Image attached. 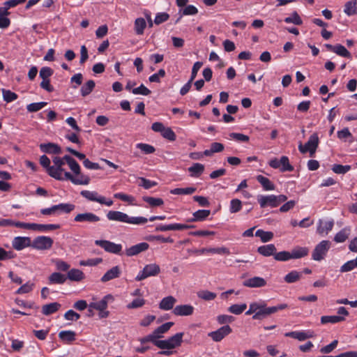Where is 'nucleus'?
<instances>
[{
  "instance_id": "obj_1",
  "label": "nucleus",
  "mask_w": 357,
  "mask_h": 357,
  "mask_svg": "<svg viewBox=\"0 0 357 357\" xmlns=\"http://www.w3.org/2000/svg\"><path fill=\"white\" fill-rule=\"evenodd\" d=\"M53 165L50 168L49 176L57 181L69 180L75 185H88L90 182V178L86 175H81L80 178H75L73 174L65 171L63 169V162L60 157L55 156L52 158Z\"/></svg>"
},
{
  "instance_id": "obj_2",
  "label": "nucleus",
  "mask_w": 357,
  "mask_h": 357,
  "mask_svg": "<svg viewBox=\"0 0 357 357\" xmlns=\"http://www.w3.org/2000/svg\"><path fill=\"white\" fill-rule=\"evenodd\" d=\"M183 335L184 333L182 332L177 333L173 336L169 337L168 339L162 340V342H159L160 344L159 349H162V351H159L158 354L166 356L172 355V351L170 350L176 349L181 345Z\"/></svg>"
},
{
  "instance_id": "obj_3",
  "label": "nucleus",
  "mask_w": 357,
  "mask_h": 357,
  "mask_svg": "<svg viewBox=\"0 0 357 357\" xmlns=\"http://www.w3.org/2000/svg\"><path fill=\"white\" fill-rule=\"evenodd\" d=\"M114 301V297L112 294H107L98 301H93L90 303V307H93L94 310L98 311V317L100 319L107 318L109 316V312L107 310L108 304L112 303Z\"/></svg>"
},
{
  "instance_id": "obj_4",
  "label": "nucleus",
  "mask_w": 357,
  "mask_h": 357,
  "mask_svg": "<svg viewBox=\"0 0 357 357\" xmlns=\"http://www.w3.org/2000/svg\"><path fill=\"white\" fill-rule=\"evenodd\" d=\"M75 208V205L70 203H60L51 207L42 208L40 213L44 215H60L70 213Z\"/></svg>"
},
{
  "instance_id": "obj_5",
  "label": "nucleus",
  "mask_w": 357,
  "mask_h": 357,
  "mask_svg": "<svg viewBox=\"0 0 357 357\" xmlns=\"http://www.w3.org/2000/svg\"><path fill=\"white\" fill-rule=\"evenodd\" d=\"M319 142L317 133H313L310 136L307 142L304 145L302 143L299 144L298 150L302 153L309 152L310 156L312 157L319 146Z\"/></svg>"
},
{
  "instance_id": "obj_6",
  "label": "nucleus",
  "mask_w": 357,
  "mask_h": 357,
  "mask_svg": "<svg viewBox=\"0 0 357 357\" xmlns=\"http://www.w3.org/2000/svg\"><path fill=\"white\" fill-rule=\"evenodd\" d=\"M80 195L82 197L91 202H96L107 206H111L113 204L112 199H106L105 197L99 195L96 191L84 190L80 192Z\"/></svg>"
},
{
  "instance_id": "obj_7",
  "label": "nucleus",
  "mask_w": 357,
  "mask_h": 357,
  "mask_svg": "<svg viewBox=\"0 0 357 357\" xmlns=\"http://www.w3.org/2000/svg\"><path fill=\"white\" fill-rule=\"evenodd\" d=\"M95 244L100 246L107 252L119 255H123L121 244H117L107 240H96Z\"/></svg>"
},
{
  "instance_id": "obj_8",
  "label": "nucleus",
  "mask_w": 357,
  "mask_h": 357,
  "mask_svg": "<svg viewBox=\"0 0 357 357\" xmlns=\"http://www.w3.org/2000/svg\"><path fill=\"white\" fill-rule=\"evenodd\" d=\"M330 248L331 242L329 241H321L315 246L312 254V259L318 261L324 259Z\"/></svg>"
},
{
  "instance_id": "obj_9",
  "label": "nucleus",
  "mask_w": 357,
  "mask_h": 357,
  "mask_svg": "<svg viewBox=\"0 0 357 357\" xmlns=\"http://www.w3.org/2000/svg\"><path fill=\"white\" fill-rule=\"evenodd\" d=\"M53 239L50 236H39L31 241V248L38 250H46L53 245Z\"/></svg>"
},
{
  "instance_id": "obj_10",
  "label": "nucleus",
  "mask_w": 357,
  "mask_h": 357,
  "mask_svg": "<svg viewBox=\"0 0 357 357\" xmlns=\"http://www.w3.org/2000/svg\"><path fill=\"white\" fill-rule=\"evenodd\" d=\"M160 272V266L156 264H149L146 265L142 271L139 272L135 278L137 281H142L149 277L155 276Z\"/></svg>"
},
{
  "instance_id": "obj_11",
  "label": "nucleus",
  "mask_w": 357,
  "mask_h": 357,
  "mask_svg": "<svg viewBox=\"0 0 357 357\" xmlns=\"http://www.w3.org/2000/svg\"><path fill=\"white\" fill-rule=\"evenodd\" d=\"M100 220V218L92 212L78 213L74 218V221L80 223H96Z\"/></svg>"
},
{
  "instance_id": "obj_12",
  "label": "nucleus",
  "mask_w": 357,
  "mask_h": 357,
  "mask_svg": "<svg viewBox=\"0 0 357 357\" xmlns=\"http://www.w3.org/2000/svg\"><path fill=\"white\" fill-rule=\"evenodd\" d=\"M189 252L195 254V255H203L205 253H212V254H218V255H229L230 253L229 250L225 247L220 248H204L202 249H194L192 250H188Z\"/></svg>"
},
{
  "instance_id": "obj_13",
  "label": "nucleus",
  "mask_w": 357,
  "mask_h": 357,
  "mask_svg": "<svg viewBox=\"0 0 357 357\" xmlns=\"http://www.w3.org/2000/svg\"><path fill=\"white\" fill-rule=\"evenodd\" d=\"M232 332L229 325H225L215 331L210 332L208 335L215 342L221 341L225 337Z\"/></svg>"
},
{
  "instance_id": "obj_14",
  "label": "nucleus",
  "mask_w": 357,
  "mask_h": 357,
  "mask_svg": "<svg viewBox=\"0 0 357 357\" xmlns=\"http://www.w3.org/2000/svg\"><path fill=\"white\" fill-rule=\"evenodd\" d=\"M195 225H185V224H180V223H174L169 225H162L160 224L156 226L155 231H167L170 230H183L194 228Z\"/></svg>"
},
{
  "instance_id": "obj_15",
  "label": "nucleus",
  "mask_w": 357,
  "mask_h": 357,
  "mask_svg": "<svg viewBox=\"0 0 357 357\" xmlns=\"http://www.w3.org/2000/svg\"><path fill=\"white\" fill-rule=\"evenodd\" d=\"M13 248L17 250H22L23 249L31 247V239L27 236H16L12 241Z\"/></svg>"
},
{
  "instance_id": "obj_16",
  "label": "nucleus",
  "mask_w": 357,
  "mask_h": 357,
  "mask_svg": "<svg viewBox=\"0 0 357 357\" xmlns=\"http://www.w3.org/2000/svg\"><path fill=\"white\" fill-rule=\"evenodd\" d=\"M149 245L146 242H142L134 245L125 250V254L127 257H132L139 255V253L147 250Z\"/></svg>"
},
{
  "instance_id": "obj_17",
  "label": "nucleus",
  "mask_w": 357,
  "mask_h": 357,
  "mask_svg": "<svg viewBox=\"0 0 357 357\" xmlns=\"http://www.w3.org/2000/svg\"><path fill=\"white\" fill-rule=\"evenodd\" d=\"M243 285L250 288H259L266 285V280L259 276L248 278L243 282Z\"/></svg>"
},
{
  "instance_id": "obj_18",
  "label": "nucleus",
  "mask_w": 357,
  "mask_h": 357,
  "mask_svg": "<svg viewBox=\"0 0 357 357\" xmlns=\"http://www.w3.org/2000/svg\"><path fill=\"white\" fill-rule=\"evenodd\" d=\"M257 201L261 208L271 206L272 208L277 207L276 197L274 195H258Z\"/></svg>"
},
{
  "instance_id": "obj_19",
  "label": "nucleus",
  "mask_w": 357,
  "mask_h": 357,
  "mask_svg": "<svg viewBox=\"0 0 357 357\" xmlns=\"http://www.w3.org/2000/svg\"><path fill=\"white\" fill-rule=\"evenodd\" d=\"M334 225V220L333 219L324 221L319 220L317 222V232L320 235H327L328 233L332 230Z\"/></svg>"
},
{
  "instance_id": "obj_20",
  "label": "nucleus",
  "mask_w": 357,
  "mask_h": 357,
  "mask_svg": "<svg viewBox=\"0 0 357 357\" xmlns=\"http://www.w3.org/2000/svg\"><path fill=\"white\" fill-rule=\"evenodd\" d=\"M194 310L195 308L191 305H179L173 309V313L176 316H190L193 314Z\"/></svg>"
},
{
  "instance_id": "obj_21",
  "label": "nucleus",
  "mask_w": 357,
  "mask_h": 357,
  "mask_svg": "<svg viewBox=\"0 0 357 357\" xmlns=\"http://www.w3.org/2000/svg\"><path fill=\"white\" fill-rule=\"evenodd\" d=\"M109 220L127 223L128 215L119 211H109L106 214Z\"/></svg>"
},
{
  "instance_id": "obj_22",
  "label": "nucleus",
  "mask_w": 357,
  "mask_h": 357,
  "mask_svg": "<svg viewBox=\"0 0 357 357\" xmlns=\"http://www.w3.org/2000/svg\"><path fill=\"white\" fill-rule=\"evenodd\" d=\"M40 149L42 152L47 154H59L61 148L56 144L49 142L40 144Z\"/></svg>"
},
{
  "instance_id": "obj_23",
  "label": "nucleus",
  "mask_w": 357,
  "mask_h": 357,
  "mask_svg": "<svg viewBox=\"0 0 357 357\" xmlns=\"http://www.w3.org/2000/svg\"><path fill=\"white\" fill-rule=\"evenodd\" d=\"M121 275V270L119 266H115L108 270L101 278L102 282H107L113 279L117 278Z\"/></svg>"
},
{
  "instance_id": "obj_24",
  "label": "nucleus",
  "mask_w": 357,
  "mask_h": 357,
  "mask_svg": "<svg viewBox=\"0 0 357 357\" xmlns=\"http://www.w3.org/2000/svg\"><path fill=\"white\" fill-rule=\"evenodd\" d=\"M211 214L210 210H198L192 213V218L188 219V222H203L206 220Z\"/></svg>"
},
{
  "instance_id": "obj_25",
  "label": "nucleus",
  "mask_w": 357,
  "mask_h": 357,
  "mask_svg": "<svg viewBox=\"0 0 357 357\" xmlns=\"http://www.w3.org/2000/svg\"><path fill=\"white\" fill-rule=\"evenodd\" d=\"M61 227L59 224H37L31 223V230L38 231H47L58 229Z\"/></svg>"
},
{
  "instance_id": "obj_26",
  "label": "nucleus",
  "mask_w": 357,
  "mask_h": 357,
  "mask_svg": "<svg viewBox=\"0 0 357 357\" xmlns=\"http://www.w3.org/2000/svg\"><path fill=\"white\" fill-rule=\"evenodd\" d=\"M176 302V299L172 296H168L163 298L160 303L159 308L162 310H169L174 309V305Z\"/></svg>"
},
{
  "instance_id": "obj_27",
  "label": "nucleus",
  "mask_w": 357,
  "mask_h": 357,
  "mask_svg": "<svg viewBox=\"0 0 357 357\" xmlns=\"http://www.w3.org/2000/svg\"><path fill=\"white\" fill-rule=\"evenodd\" d=\"M66 280V275L59 272H54L48 277V283L50 284H64Z\"/></svg>"
},
{
  "instance_id": "obj_28",
  "label": "nucleus",
  "mask_w": 357,
  "mask_h": 357,
  "mask_svg": "<svg viewBox=\"0 0 357 357\" xmlns=\"http://www.w3.org/2000/svg\"><path fill=\"white\" fill-rule=\"evenodd\" d=\"M273 310L274 309H272L271 307H267L266 303H264L260 310L253 314L252 319L255 320L262 319L266 317L273 314Z\"/></svg>"
},
{
  "instance_id": "obj_29",
  "label": "nucleus",
  "mask_w": 357,
  "mask_h": 357,
  "mask_svg": "<svg viewBox=\"0 0 357 357\" xmlns=\"http://www.w3.org/2000/svg\"><path fill=\"white\" fill-rule=\"evenodd\" d=\"M257 252L264 257L273 256L276 252V248L274 244H268L258 247Z\"/></svg>"
},
{
  "instance_id": "obj_30",
  "label": "nucleus",
  "mask_w": 357,
  "mask_h": 357,
  "mask_svg": "<svg viewBox=\"0 0 357 357\" xmlns=\"http://www.w3.org/2000/svg\"><path fill=\"white\" fill-rule=\"evenodd\" d=\"M67 279L70 281L80 282L84 278V273L77 268H72L67 273Z\"/></svg>"
},
{
  "instance_id": "obj_31",
  "label": "nucleus",
  "mask_w": 357,
  "mask_h": 357,
  "mask_svg": "<svg viewBox=\"0 0 357 357\" xmlns=\"http://www.w3.org/2000/svg\"><path fill=\"white\" fill-rule=\"evenodd\" d=\"M61 306V304L57 302L44 305L42 307V313L46 316L50 315L57 312L60 309Z\"/></svg>"
},
{
  "instance_id": "obj_32",
  "label": "nucleus",
  "mask_w": 357,
  "mask_h": 357,
  "mask_svg": "<svg viewBox=\"0 0 357 357\" xmlns=\"http://www.w3.org/2000/svg\"><path fill=\"white\" fill-rule=\"evenodd\" d=\"M256 179L261 185L264 190L268 191L275 190V185L267 177L262 175H257Z\"/></svg>"
},
{
  "instance_id": "obj_33",
  "label": "nucleus",
  "mask_w": 357,
  "mask_h": 357,
  "mask_svg": "<svg viewBox=\"0 0 357 357\" xmlns=\"http://www.w3.org/2000/svg\"><path fill=\"white\" fill-rule=\"evenodd\" d=\"M309 253V249L306 247H296L291 252V259H301L307 256Z\"/></svg>"
},
{
  "instance_id": "obj_34",
  "label": "nucleus",
  "mask_w": 357,
  "mask_h": 357,
  "mask_svg": "<svg viewBox=\"0 0 357 357\" xmlns=\"http://www.w3.org/2000/svg\"><path fill=\"white\" fill-rule=\"evenodd\" d=\"M345 320V318L342 316H337V315H331V316H322L321 317V324H337L342 321H344Z\"/></svg>"
},
{
  "instance_id": "obj_35",
  "label": "nucleus",
  "mask_w": 357,
  "mask_h": 357,
  "mask_svg": "<svg viewBox=\"0 0 357 357\" xmlns=\"http://www.w3.org/2000/svg\"><path fill=\"white\" fill-rule=\"evenodd\" d=\"M204 171V165L201 163H194L188 168V172L192 177H199Z\"/></svg>"
},
{
  "instance_id": "obj_36",
  "label": "nucleus",
  "mask_w": 357,
  "mask_h": 357,
  "mask_svg": "<svg viewBox=\"0 0 357 357\" xmlns=\"http://www.w3.org/2000/svg\"><path fill=\"white\" fill-rule=\"evenodd\" d=\"M75 333L73 331H62L59 333V337L66 343L72 342L75 340Z\"/></svg>"
},
{
  "instance_id": "obj_37",
  "label": "nucleus",
  "mask_w": 357,
  "mask_h": 357,
  "mask_svg": "<svg viewBox=\"0 0 357 357\" xmlns=\"http://www.w3.org/2000/svg\"><path fill=\"white\" fill-rule=\"evenodd\" d=\"M180 17L176 20V23L178 22L183 15H195L197 14L198 9L193 5H188L183 9L179 10Z\"/></svg>"
},
{
  "instance_id": "obj_38",
  "label": "nucleus",
  "mask_w": 357,
  "mask_h": 357,
  "mask_svg": "<svg viewBox=\"0 0 357 357\" xmlns=\"http://www.w3.org/2000/svg\"><path fill=\"white\" fill-rule=\"evenodd\" d=\"M301 277V272H298L297 271H291L284 276V280L287 283L291 284L298 281Z\"/></svg>"
},
{
  "instance_id": "obj_39",
  "label": "nucleus",
  "mask_w": 357,
  "mask_h": 357,
  "mask_svg": "<svg viewBox=\"0 0 357 357\" xmlns=\"http://www.w3.org/2000/svg\"><path fill=\"white\" fill-rule=\"evenodd\" d=\"M349 234L350 229L344 227L335 234L334 241L336 243H343L348 238Z\"/></svg>"
},
{
  "instance_id": "obj_40",
  "label": "nucleus",
  "mask_w": 357,
  "mask_h": 357,
  "mask_svg": "<svg viewBox=\"0 0 357 357\" xmlns=\"http://www.w3.org/2000/svg\"><path fill=\"white\" fill-rule=\"evenodd\" d=\"M197 190L195 187H188L185 188H176L170 190L172 195H192Z\"/></svg>"
},
{
  "instance_id": "obj_41",
  "label": "nucleus",
  "mask_w": 357,
  "mask_h": 357,
  "mask_svg": "<svg viewBox=\"0 0 357 357\" xmlns=\"http://www.w3.org/2000/svg\"><path fill=\"white\" fill-rule=\"evenodd\" d=\"M95 82L93 80L87 81L80 89V93L83 97L89 95L95 87Z\"/></svg>"
},
{
  "instance_id": "obj_42",
  "label": "nucleus",
  "mask_w": 357,
  "mask_h": 357,
  "mask_svg": "<svg viewBox=\"0 0 357 357\" xmlns=\"http://www.w3.org/2000/svg\"><path fill=\"white\" fill-rule=\"evenodd\" d=\"M344 12L348 16H351L357 13L356 1H349L344 5Z\"/></svg>"
},
{
  "instance_id": "obj_43",
  "label": "nucleus",
  "mask_w": 357,
  "mask_h": 357,
  "mask_svg": "<svg viewBox=\"0 0 357 357\" xmlns=\"http://www.w3.org/2000/svg\"><path fill=\"white\" fill-rule=\"evenodd\" d=\"M146 26V21L142 17L137 18L135 21V31L137 35H142Z\"/></svg>"
},
{
  "instance_id": "obj_44",
  "label": "nucleus",
  "mask_w": 357,
  "mask_h": 357,
  "mask_svg": "<svg viewBox=\"0 0 357 357\" xmlns=\"http://www.w3.org/2000/svg\"><path fill=\"white\" fill-rule=\"evenodd\" d=\"M255 236L259 237L263 243H266L273 239V233L272 231H266L262 229H257L255 232Z\"/></svg>"
},
{
  "instance_id": "obj_45",
  "label": "nucleus",
  "mask_w": 357,
  "mask_h": 357,
  "mask_svg": "<svg viewBox=\"0 0 357 357\" xmlns=\"http://www.w3.org/2000/svg\"><path fill=\"white\" fill-rule=\"evenodd\" d=\"M143 201L149 204L151 207L160 206L164 204V201L161 198L144 196Z\"/></svg>"
},
{
  "instance_id": "obj_46",
  "label": "nucleus",
  "mask_w": 357,
  "mask_h": 357,
  "mask_svg": "<svg viewBox=\"0 0 357 357\" xmlns=\"http://www.w3.org/2000/svg\"><path fill=\"white\" fill-rule=\"evenodd\" d=\"M280 172H292L294 167L289 163V160L287 156H282L280 159Z\"/></svg>"
},
{
  "instance_id": "obj_47",
  "label": "nucleus",
  "mask_w": 357,
  "mask_h": 357,
  "mask_svg": "<svg viewBox=\"0 0 357 357\" xmlns=\"http://www.w3.org/2000/svg\"><path fill=\"white\" fill-rule=\"evenodd\" d=\"M242 208L243 203L240 199L235 198L230 201L229 210L231 213H236L241 211Z\"/></svg>"
},
{
  "instance_id": "obj_48",
  "label": "nucleus",
  "mask_w": 357,
  "mask_h": 357,
  "mask_svg": "<svg viewBox=\"0 0 357 357\" xmlns=\"http://www.w3.org/2000/svg\"><path fill=\"white\" fill-rule=\"evenodd\" d=\"M333 52L342 57L349 59L351 57V53L346 49L344 46L340 44L334 45Z\"/></svg>"
},
{
  "instance_id": "obj_49",
  "label": "nucleus",
  "mask_w": 357,
  "mask_h": 357,
  "mask_svg": "<svg viewBox=\"0 0 357 357\" xmlns=\"http://www.w3.org/2000/svg\"><path fill=\"white\" fill-rule=\"evenodd\" d=\"M35 287V284L31 281L26 282L25 284H22L20 288H18L15 294H24L31 292Z\"/></svg>"
},
{
  "instance_id": "obj_50",
  "label": "nucleus",
  "mask_w": 357,
  "mask_h": 357,
  "mask_svg": "<svg viewBox=\"0 0 357 357\" xmlns=\"http://www.w3.org/2000/svg\"><path fill=\"white\" fill-rule=\"evenodd\" d=\"M197 296L202 300L209 301L214 300L217 294L208 290H201L197 292Z\"/></svg>"
},
{
  "instance_id": "obj_51",
  "label": "nucleus",
  "mask_w": 357,
  "mask_h": 357,
  "mask_svg": "<svg viewBox=\"0 0 357 357\" xmlns=\"http://www.w3.org/2000/svg\"><path fill=\"white\" fill-rule=\"evenodd\" d=\"M357 268V256L354 259L349 260L344 263L340 267V272L345 273L352 271L353 269Z\"/></svg>"
},
{
  "instance_id": "obj_52",
  "label": "nucleus",
  "mask_w": 357,
  "mask_h": 357,
  "mask_svg": "<svg viewBox=\"0 0 357 357\" xmlns=\"http://www.w3.org/2000/svg\"><path fill=\"white\" fill-rule=\"evenodd\" d=\"M351 169V167L349 165H342L340 164H334L332 166L331 169L333 172L337 174H344Z\"/></svg>"
},
{
  "instance_id": "obj_53",
  "label": "nucleus",
  "mask_w": 357,
  "mask_h": 357,
  "mask_svg": "<svg viewBox=\"0 0 357 357\" xmlns=\"http://www.w3.org/2000/svg\"><path fill=\"white\" fill-rule=\"evenodd\" d=\"M284 21L286 23H288V24L291 23L295 25H301L303 24V21L296 11H294L292 13L291 16L285 17Z\"/></svg>"
},
{
  "instance_id": "obj_54",
  "label": "nucleus",
  "mask_w": 357,
  "mask_h": 357,
  "mask_svg": "<svg viewBox=\"0 0 357 357\" xmlns=\"http://www.w3.org/2000/svg\"><path fill=\"white\" fill-rule=\"evenodd\" d=\"M229 139H233L238 142H248L250 139L249 136L238 133V132H231L229 134Z\"/></svg>"
},
{
  "instance_id": "obj_55",
  "label": "nucleus",
  "mask_w": 357,
  "mask_h": 357,
  "mask_svg": "<svg viewBox=\"0 0 357 357\" xmlns=\"http://www.w3.org/2000/svg\"><path fill=\"white\" fill-rule=\"evenodd\" d=\"M247 308L245 303L242 304H234L231 305L229 308L228 311L234 314H241Z\"/></svg>"
},
{
  "instance_id": "obj_56",
  "label": "nucleus",
  "mask_w": 357,
  "mask_h": 357,
  "mask_svg": "<svg viewBox=\"0 0 357 357\" xmlns=\"http://www.w3.org/2000/svg\"><path fill=\"white\" fill-rule=\"evenodd\" d=\"M2 94L3 100L6 102H11L18 98L17 94L10 90L2 89Z\"/></svg>"
},
{
  "instance_id": "obj_57",
  "label": "nucleus",
  "mask_w": 357,
  "mask_h": 357,
  "mask_svg": "<svg viewBox=\"0 0 357 357\" xmlns=\"http://www.w3.org/2000/svg\"><path fill=\"white\" fill-rule=\"evenodd\" d=\"M136 148L141 150L144 154H151L154 153L155 151V149L153 146L145 143L137 144Z\"/></svg>"
},
{
  "instance_id": "obj_58",
  "label": "nucleus",
  "mask_w": 357,
  "mask_h": 357,
  "mask_svg": "<svg viewBox=\"0 0 357 357\" xmlns=\"http://www.w3.org/2000/svg\"><path fill=\"white\" fill-rule=\"evenodd\" d=\"M47 104L46 102H33L26 106V109L29 112H36L42 109Z\"/></svg>"
},
{
  "instance_id": "obj_59",
  "label": "nucleus",
  "mask_w": 357,
  "mask_h": 357,
  "mask_svg": "<svg viewBox=\"0 0 357 357\" xmlns=\"http://www.w3.org/2000/svg\"><path fill=\"white\" fill-rule=\"evenodd\" d=\"M147 222H148V219L144 217H142V216L130 217L128 215L127 223L132 224V225H144Z\"/></svg>"
},
{
  "instance_id": "obj_60",
  "label": "nucleus",
  "mask_w": 357,
  "mask_h": 357,
  "mask_svg": "<svg viewBox=\"0 0 357 357\" xmlns=\"http://www.w3.org/2000/svg\"><path fill=\"white\" fill-rule=\"evenodd\" d=\"M286 337H291L294 339H296L299 341H305V335L303 331H291L287 332L284 334Z\"/></svg>"
},
{
  "instance_id": "obj_61",
  "label": "nucleus",
  "mask_w": 357,
  "mask_h": 357,
  "mask_svg": "<svg viewBox=\"0 0 357 357\" xmlns=\"http://www.w3.org/2000/svg\"><path fill=\"white\" fill-rule=\"evenodd\" d=\"M39 162L40 165L45 169L46 172L49 175V172H50V168H52L51 161L50 158L46 155H43L40 157Z\"/></svg>"
},
{
  "instance_id": "obj_62",
  "label": "nucleus",
  "mask_w": 357,
  "mask_h": 357,
  "mask_svg": "<svg viewBox=\"0 0 357 357\" xmlns=\"http://www.w3.org/2000/svg\"><path fill=\"white\" fill-rule=\"evenodd\" d=\"M274 259L276 261H288L291 259L290 252H288V251H281L279 252H275V254L274 255Z\"/></svg>"
},
{
  "instance_id": "obj_63",
  "label": "nucleus",
  "mask_w": 357,
  "mask_h": 357,
  "mask_svg": "<svg viewBox=\"0 0 357 357\" xmlns=\"http://www.w3.org/2000/svg\"><path fill=\"white\" fill-rule=\"evenodd\" d=\"M140 183L139 184V186L143 187L146 190H149L155 185H157V182L154 181H151L149 179H147L144 177H140Z\"/></svg>"
},
{
  "instance_id": "obj_64",
  "label": "nucleus",
  "mask_w": 357,
  "mask_h": 357,
  "mask_svg": "<svg viewBox=\"0 0 357 357\" xmlns=\"http://www.w3.org/2000/svg\"><path fill=\"white\" fill-rule=\"evenodd\" d=\"M132 93L135 95L139 94L143 96H149L151 91L143 84H142L139 87L132 89Z\"/></svg>"
}]
</instances>
